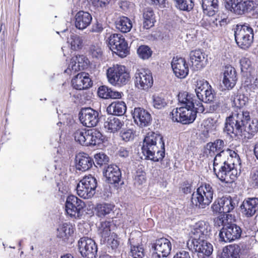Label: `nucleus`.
Returning a JSON list of instances; mask_svg holds the SVG:
<instances>
[{
    "label": "nucleus",
    "instance_id": "1",
    "mask_svg": "<svg viewBox=\"0 0 258 258\" xmlns=\"http://www.w3.org/2000/svg\"><path fill=\"white\" fill-rule=\"evenodd\" d=\"M229 99L237 110L226 118L223 132L231 136H243L251 139L258 131V122L257 120H250L249 112L241 109L248 101L247 97L233 93Z\"/></svg>",
    "mask_w": 258,
    "mask_h": 258
},
{
    "label": "nucleus",
    "instance_id": "2",
    "mask_svg": "<svg viewBox=\"0 0 258 258\" xmlns=\"http://www.w3.org/2000/svg\"><path fill=\"white\" fill-rule=\"evenodd\" d=\"M211 227L208 222L201 221L197 222L191 230V238L187 242V246L192 252H198L200 254H211L212 245L206 240L209 237Z\"/></svg>",
    "mask_w": 258,
    "mask_h": 258
},
{
    "label": "nucleus",
    "instance_id": "3",
    "mask_svg": "<svg viewBox=\"0 0 258 258\" xmlns=\"http://www.w3.org/2000/svg\"><path fill=\"white\" fill-rule=\"evenodd\" d=\"M142 151L145 159L154 162L162 160L165 156L163 137L153 132L148 133L143 140Z\"/></svg>",
    "mask_w": 258,
    "mask_h": 258
},
{
    "label": "nucleus",
    "instance_id": "4",
    "mask_svg": "<svg viewBox=\"0 0 258 258\" xmlns=\"http://www.w3.org/2000/svg\"><path fill=\"white\" fill-rule=\"evenodd\" d=\"M240 165L234 158H228V161L215 168L214 171L217 177L222 181L227 183H233L240 172H238L237 166Z\"/></svg>",
    "mask_w": 258,
    "mask_h": 258
},
{
    "label": "nucleus",
    "instance_id": "5",
    "mask_svg": "<svg viewBox=\"0 0 258 258\" xmlns=\"http://www.w3.org/2000/svg\"><path fill=\"white\" fill-rule=\"evenodd\" d=\"M214 190L213 187L208 183H205L198 187L191 196V202L193 206L197 208L204 209L212 201Z\"/></svg>",
    "mask_w": 258,
    "mask_h": 258
},
{
    "label": "nucleus",
    "instance_id": "6",
    "mask_svg": "<svg viewBox=\"0 0 258 258\" xmlns=\"http://www.w3.org/2000/svg\"><path fill=\"white\" fill-rule=\"evenodd\" d=\"M205 110L204 106L197 107L195 108L179 107L174 109L170 113V116L174 121L182 124H189L194 122L198 113H203Z\"/></svg>",
    "mask_w": 258,
    "mask_h": 258
},
{
    "label": "nucleus",
    "instance_id": "7",
    "mask_svg": "<svg viewBox=\"0 0 258 258\" xmlns=\"http://www.w3.org/2000/svg\"><path fill=\"white\" fill-rule=\"evenodd\" d=\"M253 31L249 24H238L234 29L235 41L238 46L243 49L249 48L253 42Z\"/></svg>",
    "mask_w": 258,
    "mask_h": 258
},
{
    "label": "nucleus",
    "instance_id": "8",
    "mask_svg": "<svg viewBox=\"0 0 258 258\" xmlns=\"http://www.w3.org/2000/svg\"><path fill=\"white\" fill-rule=\"evenodd\" d=\"M106 75L109 82L114 86L125 85L130 79L125 67L121 65H113L107 70Z\"/></svg>",
    "mask_w": 258,
    "mask_h": 258
},
{
    "label": "nucleus",
    "instance_id": "9",
    "mask_svg": "<svg viewBox=\"0 0 258 258\" xmlns=\"http://www.w3.org/2000/svg\"><path fill=\"white\" fill-rule=\"evenodd\" d=\"M97 185V180L94 176L90 174L86 176L77 184V193L83 199L91 198L95 193Z\"/></svg>",
    "mask_w": 258,
    "mask_h": 258
},
{
    "label": "nucleus",
    "instance_id": "10",
    "mask_svg": "<svg viewBox=\"0 0 258 258\" xmlns=\"http://www.w3.org/2000/svg\"><path fill=\"white\" fill-rule=\"evenodd\" d=\"M110 49L121 57L127 54L128 44L124 37L120 34H112L107 39Z\"/></svg>",
    "mask_w": 258,
    "mask_h": 258
},
{
    "label": "nucleus",
    "instance_id": "11",
    "mask_svg": "<svg viewBox=\"0 0 258 258\" xmlns=\"http://www.w3.org/2000/svg\"><path fill=\"white\" fill-rule=\"evenodd\" d=\"M226 9L236 15L250 14L254 8L252 0H226Z\"/></svg>",
    "mask_w": 258,
    "mask_h": 258
},
{
    "label": "nucleus",
    "instance_id": "12",
    "mask_svg": "<svg viewBox=\"0 0 258 258\" xmlns=\"http://www.w3.org/2000/svg\"><path fill=\"white\" fill-rule=\"evenodd\" d=\"M85 203L75 196H69L65 203L66 211L71 217L81 218L83 214Z\"/></svg>",
    "mask_w": 258,
    "mask_h": 258
},
{
    "label": "nucleus",
    "instance_id": "13",
    "mask_svg": "<svg viewBox=\"0 0 258 258\" xmlns=\"http://www.w3.org/2000/svg\"><path fill=\"white\" fill-rule=\"evenodd\" d=\"M237 205L236 199L226 195L216 200L212 208L215 213L227 214L233 210Z\"/></svg>",
    "mask_w": 258,
    "mask_h": 258
},
{
    "label": "nucleus",
    "instance_id": "14",
    "mask_svg": "<svg viewBox=\"0 0 258 258\" xmlns=\"http://www.w3.org/2000/svg\"><path fill=\"white\" fill-rule=\"evenodd\" d=\"M79 252L83 258H96L97 246L95 242L87 237H83L78 241Z\"/></svg>",
    "mask_w": 258,
    "mask_h": 258
},
{
    "label": "nucleus",
    "instance_id": "15",
    "mask_svg": "<svg viewBox=\"0 0 258 258\" xmlns=\"http://www.w3.org/2000/svg\"><path fill=\"white\" fill-rule=\"evenodd\" d=\"M241 228L234 223L224 225L219 232V240L229 242L239 239L241 235Z\"/></svg>",
    "mask_w": 258,
    "mask_h": 258
},
{
    "label": "nucleus",
    "instance_id": "16",
    "mask_svg": "<svg viewBox=\"0 0 258 258\" xmlns=\"http://www.w3.org/2000/svg\"><path fill=\"white\" fill-rule=\"evenodd\" d=\"M171 243L168 239L162 237L156 239L152 244L153 258L166 257L170 253Z\"/></svg>",
    "mask_w": 258,
    "mask_h": 258
},
{
    "label": "nucleus",
    "instance_id": "17",
    "mask_svg": "<svg viewBox=\"0 0 258 258\" xmlns=\"http://www.w3.org/2000/svg\"><path fill=\"white\" fill-rule=\"evenodd\" d=\"M135 84L140 89L147 90L153 84V79L150 70L145 69H138L135 74Z\"/></svg>",
    "mask_w": 258,
    "mask_h": 258
},
{
    "label": "nucleus",
    "instance_id": "18",
    "mask_svg": "<svg viewBox=\"0 0 258 258\" xmlns=\"http://www.w3.org/2000/svg\"><path fill=\"white\" fill-rule=\"evenodd\" d=\"M79 116L81 123L88 127L96 126L100 119L98 111L91 107L82 108Z\"/></svg>",
    "mask_w": 258,
    "mask_h": 258
},
{
    "label": "nucleus",
    "instance_id": "19",
    "mask_svg": "<svg viewBox=\"0 0 258 258\" xmlns=\"http://www.w3.org/2000/svg\"><path fill=\"white\" fill-rule=\"evenodd\" d=\"M237 81V75L235 69L231 65H227L223 70L222 83L227 90L226 94L230 95V90L235 86Z\"/></svg>",
    "mask_w": 258,
    "mask_h": 258
},
{
    "label": "nucleus",
    "instance_id": "20",
    "mask_svg": "<svg viewBox=\"0 0 258 258\" xmlns=\"http://www.w3.org/2000/svg\"><path fill=\"white\" fill-rule=\"evenodd\" d=\"M103 174L106 178V180L110 184H122L123 182L121 180L122 174L120 168L116 165L111 164L105 167Z\"/></svg>",
    "mask_w": 258,
    "mask_h": 258
},
{
    "label": "nucleus",
    "instance_id": "21",
    "mask_svg": "<svg viewBox=\"0 0 258 258\" xmlns=\"http://www.w3.org/2000/svg\"><path fill=\"white\" fill-rule=\"evenodd\" d=\"M132 115L135 122L140 127L147 126L151 123L150 113L142 107H135L132 111Z\"/></svg>",
    "mask_w": 258,
    "mask_h": 258
},
{
    "label": "nucleus",
    "instance_id": "22",
    "mask_svg": "<svg viewBox=\"0 0 258 258\" xmlns=\"http://www.w3.org/2000/svg\"><path fill=\"white\" fill-rule=\"evenodd\" d=\"M171 67L175 75L178 78H185L189 72L188 66L184 58L175 56L172 59Z\"/></svg>",
    "mask_w": 258,
    "mask_h": 258
},
{
    "label": "nucleus",
    "instance_id": "23",
    "mask_svg": "<svg viewBox=\"0 0 258 258\" xmlns=\"http://www.w3.org/2000/svg\"><path fill=\"white\" fill-rule=\"evenodd\" d=\"M197 99L195 94L187 92H180L178 96L179 103L181 106L180 107L196 109L197 107L203 106L202 102Z\"/></svg>",
    "mask_w": 258,
    "mask_h": 258
},
{
    "label": "nucleus",
    "instance_id": "24",
    "mask_svg": "<svg viewBox=\"0 0 258 258\" xmlns=\"http://www.w3.org/2000/svg\"><path fill=\"white\" fill-rule=\"evenodd\" d=\"M228 158H234V160L238 163L240 158L238 154L232 150L227 149L226 151H221L217 153L213 160V170L228 161Z\"/></svg>",
    "mask_w": 258,
    "mask_h": 258
},
{
    "label": "nucleus",
    "instance_id": "25",
    "mask_svg": "<svg viewBox=\"0 0 258 258\" xmlns=\"http://www.w3.org/2000/svg\"><path fill=\"white\" fill-rule=\"evenodd\" d=\"M72 83L73 88L79 90L88 89L93 84L91 79L89 77V75L85 72H82L77 74L72 80Z\"/></svg>",
    "mask_w": 258,
    "mask_h": 258
},
{
    "label": "nucleus",
    "instance_id": "26",
    "mask_svg": "<svg viewBox=\"0 0 258 258\" xmlns=\"http://www.w3.org/2000/svg\"><path fill=\"white\" fill-rule=\"evenodd\" d=\"M88 60L83 55H76L71 59V62L64 72L68 74L76 72L84 69L88 64Z\"/></svg>",
    "mask_w": 258,
    "mask_h": 258
},
{
    "label": "nucleus",
    "instance_id": "27",
    "mask_svg": "<svg viewBox=\"0 0 258 258\" xmlns=\"http://www.w3.org/2000/svg\"><path fill=\"white\" fill-rule=\"evenodd\" d=\"M189 56L192 65L198 70L204 68L207 64V56L201 49L190 51Z\"/></svg>",
    "mask_w": 258,
    "mask_h": 258
},
{
    "label": "nucleus",
    "instance_id": "28",
    "mask_svg": "<svg viewBox=\"0 0 258 258\" xmlns=\"http://www.w3.org/2000/svg\"><path fill=\"white\" fill-rule=\"evenodd\" d=\"M76 169L82 171H86L90 169L93 164L95 165L93 159L84 153H80L76 156Z\"/></svg>",
    "mask_w": 258,
    "mask_h": 258
},
{
    "label": "nucleus",
    "instance_id": "29",
    "mask_svg": "<svg viewBox=\"0 0 258 258\" xmlns=\"http://www.w3.org/2000/svg\"><path fill=\"white\" fill-rule=\"evenodd\" d=\"M241 213L247 217H252L258 209V199L249 198L245 200L240 206Z\"/></svg>",
    "mask_w": 258,
    "mask_h": 258
},
{
    "label": "nucleus",
    "instance_id": "30",
    "mask_svg": "<svg viewBox=\"0 0 258 258\" xmlns=\"http://www.w3.org/2000/svg\"><path fill=\"white\" fill-rule=\"evenodd\" d=\"M92 20V17L89 13L80 11L75 16V27L78 29L83 30L90 25Z\"/></svg>",
    "mask_w": 258,
    "mask_h": 258
},
{
    "label": "nucleus",
    "instance_id": "31",
    "mask_svg": "<svg viewBox=\"0 0 258 258\" xmlns=\"http://www.w3.org/2000/svg\"><path fill=\"white\" fill-rule=\"evenodd\" d=\"M106 111L111 115L122 116L126 112V105L124 101H115L107 107Z\"/></svg>",
    "mask_w": 258,
    "mask_h": 258
},
{
    "label": "nucleus",
    "instance_id": "32",
    "mask_svg": "<svg viewBox=\"0 0 258 258\" xmlns=\"http://www.w3.org/2000/svg\"><path fill=\"white\" fill-rule=\"evenodd\" d=\"M75 228L70 223H64L60 224L57 229V237L62 239L64 241L68 240L74 234Z\"/></svg>",
    "mask_w": 258,
    "mask_h": 258
},
{
    "label": "nucleus",
    "instance_id": "33",
    "mask_svg": "<svg viewBox=\"0 0 258 258\" xmlns=\"http://www.w3.org/2000/svg\"><path fill=\"white\" fill-rule=\"evenodd\" d=\"M86 146H96L101 144L104 139L102 134L98 130L93 128L87 131Z\"/></svg>",
    "mask_w": 258,
    "mask_h": 258
},
{
    "label": "nucleus",
    "instance_id": "34",
    "mask_svg": "<svg viewBox=\"0 0 258 258\" xmlns=\"http://www.w3.org/2000/svg\"><path fill=\"white\" fill-rule=\"evenodd\" d=\"M124 125V122L119 118L110 116L104 123V127L108 132L114 133L120 130Z\"/></svg>",
    "mask_w": 258,
    "mask_h": 258
},
{
    "label": "nucleus",
    "instance_id": "35",
    "mask_svg": "<svg viewBox=\"0 0 258 258\" xmlns=\"http://www.w3.org/2000/svg\"><path fill=\"white\" fill-rule=\"evenodd\" d=\"M202 7L205 15L213 16L218 11L219 1L218 0H202Z\"/></svg>",
    "mask_w": 258,
    "mask_h": 258
},
{
    "label": "nucleus",
    "instance_id": "36",
    "mask_svg": "<svg viewBox=\"0 0 258 258\" xmlns=\"http://www.w3.org/2000/svg\"><path fill=\"white\" fill-rule=\"evenodd\" d=\"M143 17L144 18L143 27L148 29L154 26L155 20V15L151 8H146L143 10Z\"/></svg>",
    "mask_w": 258,
    "mask_h": 258
},
{
    "label": "nucleus",
    "instance_id": "37",
    "mask_svg": "<svg viewBox=\"0 0 258 258\" xmlns=\"http://www.w3.org/2000/svg\"><path fill=\"white\" fill-rule=\"evenodd\" d=\"M97 92L98 96L103 99L120 98L122 94L117 91H113L106 86L99 87Z\"/></svg>",
    "mask_w": 258,
    "mask_h": 258
},
{
    "label": "nucleus",
    "instance_id": "38",
    "mask_svg": "<svg viewBox=\"0 0 258 258\" xmlns=\"http://www.w3.org/2000/svg\"><path fill=\"white\" fill-rule=\"evenodd\" d=\"M240 251L238 245H229L223 248L221 258H240Z\"/></svg>",
    "mask_w": 258,
    "mask_h": 258
},
{
    "label": "nucleus",
    "instance_id": "39",
    "mask_svg": "<svg viewBox=\"0 0 258 258\" xmlns=\"http://www.w3.org/2000/svg\"><path fill=\"white\" fill-rule=\"evenodd\" d=\"M74 130L72 136L75 141L82 145L86 146L87 144V138H86L87 131L78 125H75Z\"/></svg>",
    "mask_w": 258,
    "mask_h": 258
},
{
    "label": "nucleus",
    "instance_id": "40",
    "mask_svg": "<svg viewBox=\"0 0 258 258\" xmlns=\"http://www.w3.org/2000/svg\"><path fill=\"white\" fill-rule=\"evenodd\" d=\"M116 28L122 33L129 32L133 25L131 21L126 17H120L115 22Z\"/></svg>",
    "mask_w": 258,
    "mask_h": 258
},
{
    "label": "nucleus",
    "instance_id": "41",
    "mask_svg": "<svg viewBox=\"0 0 258 258\" xmlns=\"http://www.w3.org/2000/svg\"><path fill=\"white\" fill-rule=\"evenodd\" d=\"M217 121L212 118H208L205 120L203 122L204 129L203 134L206 138L208 137L209 133H213L217 128Z\"/></svg>",
    "mask_w": 258,
    "mask_h": 258
},
{
    "label": "nucleus",
    "instance_id": "42",
    "mask_svg": "<svg viewBox=\"0 0 258 258\" xmlns=\"http://www.w3.org/2000/svg\"><path fill=\"white\" fill-rule=\"evenodd\" d=\"M111 223L108 221H104L100 223L98 227V234L101 237V241L104 243L110 235Z\"/></svg>",
    "mask_w": 258,
    "mask_h": 258
},
{
    "label": "nucleus",
    "instance_id": "43",
    "mask_svg": "<svg viewBox=\"0 0 258 258\" xmlns=\"http://www.w3.org/2000/svg\"><path fill=\"white\" fill-rule=\"evenodd\" d=\"M114 206L111 204L102 203L98 204L96 208V213L100 217H105L113 211Z\"/></svg>",
    "mask_w": 258,
    "mask_h": 258
},
{
    "label": "nucleus",
    "instance_id": "44",
    "mask_svg": "<svg viewBox=\"0 0 258 258\" xmlns=\"http://www.w3.org/2000/svg\"><path fill=\"white\" fill-rule=\"evenodd\" d=\"M68 42L70 44L71 49L74 50H80L83 46L82 37L76 34H71L68 38Z\"/></svg>",
    "mask_w": 258,
    "mask_h": 258
},
{
    "label": "nucleus",
    "instance_id": "45",
    "mask_svg": "<svg viewBox=\"0 0 258 258\" xmlns=\"http://www.w3.org/2000/svg\"><path fill=\"white\" fill-rule=\"evenodd\" d=\"M88 53L93 58L98 60L102 59L103 51L101 47V43H96L91 45L88 50Z\"/></svg>",
    "mask_w": 258,
    "mask_h": 258
},
{
    "label": "nucleus",
    "instance_id": "46",
    "mask_svg": "<svg viewBox=\"0 0 258 258\" xmlns=\"http://www.w3.org/2000/svg\"><path fill=\"white\" fill-rule=\"evenodd\" d=\"M225 143L223 140L217 139L214 142H210L207 144V148L209 150V153H214L215 151L221 152V151H226L224 149Z\"/></svg>",
    "mask_w": 258,
    "mask_h": 258
},
{
    "label": "nucleus",
    "instance_id": "47",
    "mask_svg": "<svg viewBox=\"0 0 258 258\" xmlns=\"http://www.w3.org/2000/svg\"><path fill=\"white\" fill-rule=\"evenodd\" d=\"M175 6L180 10L189 11L194 7L193 0H174Z\"/></svg>",
    "mask_w": 258,
    "mask_h": 258
},
{
    "label": "nucleus",
    "instance_id": "48",
    "mask_svg": "<svg viewBox=\"0 0 258 258\" xmlns=\"http://www.w3.org/2000/svg\"><path fill=\"white\" fill-rule=\"evenodd\" d=\"M244 86L246 88V91L249 90L254 92L258 89V79L252 76L247 77L244 82Z\"/></svg>",
    "mask_w": 258,
    "mask_h": 258
},
{
    "label": "nucleus",
    "instance_id": "49",
    "mask_svg": "<svg viewBox=\"0 0 258 258\" xmlns=\"http://www.w3.org/2000/svg\"><path fill=\"white\" fill-rule=\"evenodd\" d=\"M137 52L139 57L143 59H148L152 54V51L147 45H141L138 48Z\"/></svg>",
    "mask_w": 258,
    "mask_h": 258
},
{
    "label": "nucleus",
    "instance_id": "50",
    "mask_svg": "<svg viewBox=\"0 0 258 258\" xmlns=\"http://www.w3.org/2000/svg\"><path fill=\"white\" fill-rule=\"evenodd\" d=\"M153 106L158 109L164 108L167 103L166 99L161 96L154 95L152 97Z\"/></svg>",
    "mask_w": 258,
    "mask_h": 258
},
{
    "label": "nucleus",
    "instance_id": "51",
    "mask_svg": "<svg viewBox=\"0 0 258 258\" xmlns=\"http://www.w3.org/2000/svg\"><path fill=\"white\" fill-rule=\"evenodd\" d=\"M210 87V86L209 85L207 81L205 82H202L200 81L198 83L197 87L195 89V92L196 93V97L198 98H202L203 99L202 92H203V91L204 90H206L207 89H208V88Z\"/></svg>",
    "mask_w": 258,
    "mask_h": 258
},
{
    "label": "nucleus",
    "instance_id": "52",
    "mask_svg": "<svg viewBox=\"0 0 258 258\" xmlns=\"http://www.w3.org/2000/svg\"><path fill=\"white\" fill-rule=\"evenodd\" d=\"M241 70L242 72L250 74L251 63L249 58L243 57L240 60Z\"/></svg>",
    "mask_w": 258,
    "mask_h": 258
},
{
    "label": "nucleus",
    "instance_id": "53",
    "mask_svg": "<svg viewBox=\"0 0 258 258\" xmlns=\"http://www.w3.org/2000/svg\"><path fill=\"white\" fill-rule=\"evenodd\" d=\"M135 135V132L132 129L122 130L120 133V137L125 142H128L133 140Z\"/></svg>",
    "mask_w": 258,
    "mask_h": 258
},
{
    "label": "nucleus",
    "instance_id": "54",
    "mask_svg": "<svg viewBox=\"0 0 258 258\" xmlns=\"http://www.w3.org/2000/svg\"><path fill=\"white\" fill-rule=\"evenodd\" d=\"M96 163L100 166L109 162L108 157L104 153H99L94 155Z\"/></svg>",
    "mask_w": 258,
    "mask_h": 258
},
{
    "label": "nucleus",
    "instance_id": "55",
    "mask_svg": "<svg viewBox=\"0 0 258 258\" xmlns=\"http://www.w3.org/2000/svg\"><path fill=\"white\" fill-rule=\"evenodd\" d=\"M203 92H205V95H202V97L203 99L202 98H198V100L200 101L201 102L202 101L205 102L206 103L211 102H212L214 98V94L212 92V91L211 90V87L210 86V87L208 88V89H207L205 90H204L203 91Z\"/></svg>",
    "mask_w": 258,
    "mask_h": 258
},
{
    "label": "nucleus",
    "instance_id": "56",
    "mask_svg": "<svg viewBox=\"0 0 258 258\" xmlns=\"http://www.w3.org/2000/svg\"><path fill=\"white\" fill-rule=\"evenodd\" d=\"M131 252L134 258H143L144 256V249L139 246L131 245Z\"/></svg>",
    "mask_w": 258,
    "mask_h": 258
},
{
    "label": "nucleus",
    "instance_id": "57",
    "mask_svg": "<svg viewBox=\"0 0 258 258\" xmlns=\"http://www.w3.org/2000/svg\"><path fill=\"white\" fill-rule=\"evenodd\" d=\"M56 184L58 191L61 193L64 194L68 191L69 189L68 183L64 177L63 179H60L59 181H56Z\"/></svg>",
    "mask_w": 258,
    "mask_h": 258
},
{
    "label": "nucleus",
    "instance_id": "58",
    "mask_svg": "<svg viewBox=\"0 0 258 258\" xmlns=\"http://www.w3.org/2000/svg\"><path fill=\"white\" fill-rule=\"evenodd\" d=\"M250 178L252 182V184L258 187V167L253 169L250 174Z\"/></svg>",
    "mask_w": 258,
    "mask_h": 258
},
{
    "label": "nucleus",
    "instance_id": "59",
    "mask_svg": "<svg viewBox=\"0 0 258 258\" xmlns=\"http://www.w3.org/2000/svg\"><path fill=\"white\" fill-rule=\"evenodd\" d=\"M108 247H110L112 250H115L119 245V241L115 238L108 239Z\"/></svg>",
    "mask_w": 258,
    "mask_h": 258
},
{
    "label": "nucleus",
    "instance_id": "60",
    "mask_svg": "<svg viewBox=\"0 0 258 258\" xmlns=\"http://www.w3.org/2000/svg\"><path fill=\"white\" fill-rule=\"evenodd\" d=\"M192 187L191 183L188 181H185L183 183L181 190L183 193L187 194L190 193L192 191Z\"/></svg>",
    "mask_w": 258,
    "mask_h": 258
},
{
    "label": "nucleus",
    "instance_id": "61",
    "mask_svg": "<svg viewBox=\"0 0 258 258\" xmlns=\"http://www.w3.org/2000/svg\"><path fill=\"white\" fill-rule=\"evenodd\" d=\"M173 258H191L188 252L185 250H180L177 252Z\"/></svg>",
    "mask_w": 258,
    "mask_h": 258
},
{
    "label": "nucleus",
    "instance_id": "62",
    "mask_svg": "<svg viewBox=\"0 0 258 258\" xmlns=\"http://www.w3.org/2000/svg\"><path fill=\"white\" fill-rule=\"evenodd\" d=\"M103 27L102 24L97 22L92 26L91 31L95 33H100L103 31Z\"/></svg>",
    "mask_w": 258,
    "mask_h": 258
},
{
    "label": "nucleus",
    "instance_id": "63",
    "mask_svg": "<svg viewBox=\"0 0 258 258\" xmlns=\"http://www.w3.org/2000/svg\"><path fill=\"white\" fill-rule=\"evenodd\" d=\"M151 4L158 8H164L165 7V0H150Z\"/></svg>",
    "mask_w": 258,
    "mask_h": 258
},
{
    "label": "nucleus",
    "instance_id": "64",
    "mask_svg": "<svg viewBox=\"0 0 258 258\" xmlns=\"http://www.w3.org/2000/svg\"><path fill=\"white\" fill-rule=\"evenodd\" d=\"M118 155L121 157L126 158L129 155V151L124 147H121L118 151Z\"/></svg>",
    "mask_w": 258,
    "mask_h": 258
}]
</instances>
